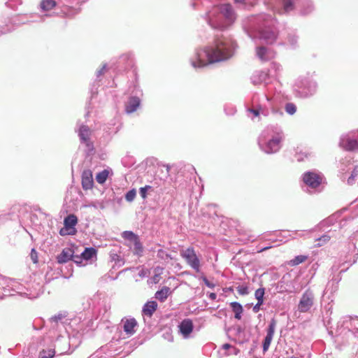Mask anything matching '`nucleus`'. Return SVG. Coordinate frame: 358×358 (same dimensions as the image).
Instances as JSON below:
<instances>
[{
	"mask_svg": "<svg viewBox=\"0 0 358 358\" xmlns=\"http://www.w3.org/2000/svg\"><path fill=\"white\" fill-rule=\"evenodd\" d=\"M97 251L94 248H86L81 253L83 259L90 260L96 255Z\"/></svg>",
	"mask_w": 358,
	"mask_h": 358,
	"instance_id": "412c9836",
	"label": "nucleus"
},
{
	"mask_svg": "<svg viewBox=\"0 0 358 358\" xmlns=\"http://www.w3.org/2000/svg\"><path fill=\"white\" fill-rule=\"evenodd\" d=\"M108 174H109V172L108 170H103V171L99 172L96 176V182L101 185L103 184L106 181L107 178L108 177Z\"/></svg>",
	"mask_w": 358,
	"mask_h": 358,
	"instance_id": "a878e982",
	"label": "nucleus"
},
{
	"mask_svg": "<svg viewBox=\"0 0 358 358\" xmlns=\"http://www.w3.org/2000/svg\"><path fill=\"white\" fill-rule=\"evenodd\" d=\"M105 69H106V66L104 65V66L101 68V70H99V71H98V73H97V76H101V75H102V74L104 73Z\"/></svg>",
	"mask_w": 358,
	"mask_h": 358,
	"instance_id": "c03bdc74",
	"label": "nucleus"
},
{
	"mask_svg": "<svg viewBox=\"0 0 358 358\" xmlns=\"http://www.w3.org/2000/svg\"><path fill=\"white\" fill-rule=\"evenodd\" d=\"M271 248H272V246H267V247L263 248L260 249L258 251V252H262L266 251V250H268V249H270Z\"/></svg>",
	"mask_w": 358,
	"mask_h": 358,
	"instance_id": "49530a36",
	"label": "nucleus"
},
{
	"mask_svg": "<svg viewBox=\"0 0 358 358\" xmlns=\"http://www.w3.org/2000/svg\"><path fill=\"white\" fill-rule=\"evenodd\" d=\"M205 282H206V285L208 287H211V285L210 284V282L207 280H205Z\"/></svg>",
	"mask_w": 358,
	"mask_h": 358,
	"instance_id": "09e8293b",
	"label": "nucleus"
},
{
	"mask_svg": "<svg viewBox=\"0 0 358 358\" xmlns=\"http://www.w3.org/2000/svg\"><path fill=\"white\" fill-rule=\"evenodd\" d=\"M263 304V302L262 301H258L257 303L253 307V311L255 313H257L259 309H260V306Z\"/></svg>",
	"mask_w": 358,
	"mask_h": 358,
	"instance_id": "a19ab883",
	"label": "nucleus"
},
{
	"mask_svg": "<svg viewBox=\"0 0 358 358\" xmlns=\"http://www.w3.org/2000/svg\"><path fill=\"white\" fill-rule=\"evenodd\" d=\"M219 9L225 18L230 20L233 19L234 13L230 4L221 5Z\"/></svg>",
	"mask_w": 358,
	"mask_h": 358,
	"instance_id": "f3484780",
	"label": "nucleus"
},
{
	"mask_svg": "<svg viewBox=\"0 0 358 358\" xmlns=\"http://www.w3.org/2000/svg\"><path fill=\"white\" fill-rule=\"evenodd\" d=\"M133 245H134V253L135 255L141 256L143 251V248L142 244L140 242V239H138L135 243H133Z\"/></svg>",
	"mask_w": 358,
	"mask_h": 358,
	"instance_id": "c756f323",
	"label": "nucleus"
},
{
	"mask_svg": "<svg viewBox=\"0 0 358 358\" xmlns=\"http://www.w3.org/2000/svg\"><path fill=\"white\" fill-rule=\"evenodd\" d=\"M77 223V217L73 214L69 215L67 217L64 218V227L62 228L59 230V234L62 236L66 235H75L77 232V230L75 228V226L76 225Z\"/></svg>",
	"mask_w": 358,
	"mask_h": 358,
	"instance_id": "7ed1b4c3",
	"label": "nucleus"
},
{
	"mask_svg": "<svg viewBox=\"0 0 358 358\" xmlns=\"http://www.w3.org/2000/svg\"><path fill=\"white\" fill-rule=\"evenodd\" d=\"M152 187L150 185H145V187L140 188V194L143 199H145L147 197V191L148 189H151Z\"/></svg>",
	"mask_w": 358,
	"mask_h": 358,
	"instance_id": "e433bc0d",
	"label": "nucleus"
},
{
	"mask_svg": "<svg viewBox=\"0 0 358 358\" xmlns=\"http://www.w3.org/2000/svg\"><path fill=\"white\" fill-rule=\"evenodd\" d=\"M55 355L54 349L42 350L39 354V358H53Z\"/></svg>",
	"mask_w": 358,
	"mask_h": 358,
	"instance_id": "bb28decb",
	"label": "nucleus"
},
{
	"mask_svg": "<svg viewBox=\"0 0 358 358\" xmlns=\"http://www.w3.org/2000/svg\"><path fill=\"white\" fill-rule=\"evenodd\" d=\"M280 138H273L269 141L266 145V152L273 153L277 152L280 149Z\"/></svg>",
	"mask_w": 358,
	"mask_h": 358,
	"instance_id": "4468645a",
	"label": "nucleus"
},
{
	"mask_svg": "<svg viewBox=\"0 0 358 358\" xmlns=\"http://www.w3.org/2000/svg\"><path fill=\"white\" fill-rule=\"evenodd\" d=\"M73 255V251L71 248H64L57 256V262L64 264L71 259Z\"/></svg>",
	"mask_w": 358,
	"mask_h": 358,
	"instance_id": "9b49d317",
	"label": "nucleus"
},
{
	"mask_svg": "<svg viewBox=\"0 0 358 358\" xmlns=\"http://www.w3.org/2000/svg\"><path fill=\"white\" fill-rule=\"evenodd\" d=\"M122 238L125 240L128 241L130 245L135 243L138 239H139L138 236L130 231H126L122 233Z\"/></svg>",
	"mask_w": 358,
	"mask_h": 358,
	"instance_id": "5701e85b",
	"label": "nucleus"
},
{
	"mask_svg": "<svg viewBox=\"0 0 358 358\" xmlns=\"http://www.w3.org/2000/svg\"><path fill=\"white\" fill-rule=\"evenodd\" d=\"M179 331L185 338L189 337L193 331L194 325L190 319L183 320L178 326Z\"/></svg>",
	"mask_w": 358,
	"mask_h": 358,
	"instance_id": "423d86ee",
	"label": "nucleus"
},
{
	"mask_svg": "<svg viewBox=\"0 0 358 358\" xmlns=\"http://www.w3.org/2000/svg\"><path fill=\"white\" fill-rule=\"evenodd\" d=\"M357 176H358V166H356L354 169L353 171L352 172L351 176L348 179V184L352 185L354 182L355 178L357 177Z\"/></svg>",
	"mask_w": 358,
	"mask_h": 358,
	"instance_id": "72a5a7b5",
	"label": "nucleus"
},
{
	"mask_svg": "<svg viewBox=\"0 0 358 358\" xmlns=\"http://www.w3.org/2000/svg\"><path fill=\"white\" fill-rule=\"evenodd\" d=\"M164 268L160 266H157L154 269V275L152 277V281L154 283H158L161 279V275L163 273Z\"/></svg>",
	"mask_w": 358,
	"mask_h": 358,
	"instance_id": "cd10ccee",
	"label": "nucleus"
},
{
	"mask_svg": "<svg viewBox=\"0 0 358 358\" xmlns=\"http://www.w3.org/2000/svg\"><path fill=\"white\" fill-rule=\"evenodd\" d=\"M138 323L134 318L126 319L124 322V331L127 334L132 335L135 333V328Z\"/></svg>",
	"mask_w": 358,
	"mask_h": 358,
	"instance_id": "9d476101",
	"label": "nucleus"
},
{
	"mask_svg": "<svg viewBox=\"0 0 358 358\" xmlns=\"http://www.w3.org/2000/svg\"><path fill=\"white\" fill-rule=\"evenodd\" d=\"M331 239V236L327 234H324L320 238L315 239L316 243L315 244V248H320L324 245H326Z\"/></svg>",
	"mask_w": 358,
	"mask_h": 358,
	"instance_id": "b1692460",
	"label": "nucleus"
},
{
	"mask_svg": "<svg viewBox=\"0 0 358 358\" xmlns=\"http://www.w3.org/2000/svg\"><path fill=\"white\" fill-rule=\"evenodd\" d=\"M276 33L273 31H263L262 33V38H264L267 43H272L276 39Z\"/></svg>",
	"mask_w": 358,
	"mask_h": 358,
	"instance_id": "aec40b11",
	"label": "nucleus"
},
{
	"mask_svg": "<svg viewBox=\"0 0 358 358\" xmlns=\"http://www.w3.org/2000/svg\"><path fill=\"white\" fill-rule=\"evenodd\" d=\"M275 326H276V321L275 319H272L268 325L266 336L264 340V343H263L264 352L267 351L271 345V343L273 338Z\"/></svg>",
	"mask_w": 358,
	"mask_h": 358,
	"instance_id": "39448f33",
	"label": "nucleus"
},
{
	"mask_svg": "<svg viewBox=\"0 0 358 358\" xmlns=\"http://www.w3.org/2000/svg\"><path fill=\"white\" fill-rule=\"evenodd\" d=\"M308 259V257L306 255H298L295 257L293 259L290 261V265L292 266H297L304 262H306Z\"/></svg>",
	"mask_w": 358,
	"mask_h": 358,
	"instance_id": "c85d7f7f",
	"label": "nucleus"
},
{
	"mask_svg": "<svg viewBox=\"0 0 358 358\" xmlns=\"http://www.w3.org/2000/svg\"><path fill=\"white\" fill-rule=\"evenodd\" d=\"M93 178L92 171L90 170H85L82 174V186L85 190L90 189L93 187Z\"/></svg>",
	"mask_w": 358,
	"mask_h": 358,
	"instance_id": "6e6552de",
	"label": "nucleus"
},
{
	"mask_svg": "<svg viewBox=\"0 0 358 358\" xmlns=\"http://www.w3.org/2000/svg\"><path fill=\"white\" fill-rule=\"evenodd\" d=\"M255 298L257 299L258 301H264V288H259L255 291Z\"/></svg>",
	"mask_w": 358,
	"mask_h": 358,
	"instance_id": "2f4dec72",
	"label": "nucleus"
},
{
	"mask_svg": "<svg viewBox=\"0 0 358 358\" xmlns=\"http://www.w3.org/2000/svg\"><path fill=\"white\" fill-rule=\"evenodd\" d=\"M140 105V99L138 97L134 96L129 99L126 107L127 113L134 112Z\"/></svg>",
	"mask_w": 358,
	"mask_h": 358,
	"instance_id": "dca6fc26",
	"label": "nucleus"
},
{
	"mask_svg": "<svg viewBox=\"0 0 358 358\" xmlns=\"http://www.w3.org/2000/svg\"><path fill=\"white\" fill-rule=\"evenodd\" d=\"M249 111L252 113L255 116H259V112L257 109H250Z\"/></svg>",
	"mask_w": 358,
	"mask_h": 358,
	"instance_id": "37998d69",
	"label": "nucleus"
},
{
	"mask_svg": "<svg viewBox=\"0 0 358 358\" xmlns=\"http://www.w3.org/2000/svg\"><path fill=\"white\" fill-rule=\"evenodd\" d=\"M257 55L262 61H267L273 57V54L268 49L263 46L257 48Z\"/></svg>",
	"mask_w": 358,
	"mask_h": 358,
	"instance_id": "f8f14e48",
	"label": "nucleus"
},
{
	"mask_svg": "<svg viewBox=\"0 0 358 358\" xmlns=\"http://www.w3.org/2000/svg\"><path fill=\"white\" fill-rule=\"evenodd\" d=\"M222 348L225 350H227L231 348V345L229 343H225L223 345Z\"/></svg>",
	"mask_w": 358,
	"mask_h": 358,
	"instance_id": "de8ad7c7",
	"label": "nucleus"
},
{
	"mask_svg": "<svg viewBox=\"0 0 358 358\" xmlns=\"http://www.w3.org/2000/svg\"><path fill=\"white\" fill-rule=\"evenodd\" d=\"M157 308V303L155 301H151L147 302L143 308V313L144 315L151 317L152 314L155 312V310Z\"/></svg>",
	"mask_w": 358,
	"mask_h": 358,
	"instance_id": "ddd939ff",
	"label": "nucleus"
},
{
	"mask_svg": "<svg viewBox=\"0 0 358 358\" xmlns=\"http://www.w3.org/2000/svg\"><path fill=\"white\" fill-rule=\"evenodd\" d=\"M245 0H235L237 3H243Z\"/></svg>",
	"mask_w": 358,
	"mask_h": 358,
	"instance_id": "8fccbe9b",
	"label": "nucleus"
},
{
	"mask_svg": "<svg viewBox=\"0 0 358 358\" xmlns=\"http://www.w3.org/2000/svg\"><path fill=\"white\" fill-rule=\"evenodd\" d=\"M216 297H217V295H216V294H215V293H210V294H209V298H210V299H212V300H215V299H216Z\"/></svg>",
	"mask_w": 358,
	"mask_h": 358,
	"instance_id": "a18cd8bd",
	"label": "nucleus"
},
{
	"mask_svg": "<svg viewBox=\"0 0 358 358\" xmlns=\"http://www.w3.org/2000/svg\"><path fill=\"white\" fill-rule=\"evenodd\" d=\"M157 257L161 259H167V258H170L171 259H172V257H171L170 255H169L168 253H166L164 250L162 249H160L157 251Z\"/></svg>",
	"mask_w": 358,
	"mask_h": 358,
	"instance_id": "c9c22d12",
	"label": "nucleus"
},
{
	"mask_svg": "<svg viewBox=\"0 0 358 358\" xmlns=\"http://www.w3.org/2000/svg\"><path fill=\"white\" fill-rule=\"evenodd\" d=\"M31 259L34 264L38 263V253L35 249H32L31 251Z\"/></svg>",
	"mask_w": 358,
	"mask_h": 358,
	"instance_id": "58836bf2",
	"label": "nucleus"
},
{
	"mask_svg": "<svg viewBox=\"0 0 358 358\" xmlns=\"http://www.w3.org/2000/svg\"><path fill=\"white\" fill-rule=\"evenodd\" d=\"M285 110L289 115H293L296 110V106L292 103H288L285 106Z\"/></svg>",
	"mask_w": 358,
	"mask_h": 358,
	"instance_id": "473e14b6",
	"label": "nucleus"
},
{
	"mask_svg": "<svg viewBox=\"0 0 358 358\" xmlns=\"http://www.w3.org/2000/svg\"><path fill=\"white\" fill-rule=\"evenodd\" d=\"M62 11L69 17H73L80 12V8L64 6Z\"/></svg>",
	"mask_w": 358,
	"mask_h": 358,
	"instance_id": "393cba45",
	"label": "nucleus"
},
{
	"mask_svg": "<svg viewBox=\"0 0 358 358\" xmlns=\"http://www.w3.org/2000/svg\"><path fill=\"white\" fill-rule=\"evenodd\" d=\"M303 181L308 187L315 189L321 185L322 177L317 173L308 171L303 174Z\"/></svg>",
	"mask_w": 358,
	"mask_h": 358,
	"instance_id": "20e7f679",
	"label": "nucleus"
},
{
	"mask_svg": "<svg viewBox=\"0 0 358 358\" xmlns=\"http://www.w3.org/2000/svg\"><path fill=\"white\" fill-rule=\"evenodd\" d=\"M313 299L307 294H304L299 304V310L300 312L308 311L313 306Z\"/></svg>",
	"mask_w": 358,
	"mask_h": 358,
	"instance_id": "1a4fd4ad",
	"label": "nucleus"
},
{
	"mask_svg": "<svg viewBox=\"0 0 358 358\" xmlns=\"http://www.w3.org/2000/svg\"><path fill=\"white\" fill-rule=\"evenodd\" d=\"M231 55L229 42L222 36H217L215 38L214 45L198 52L196 54L197 62H193L192 64L194 67H201L208 64L225 60Z\"/></svg>",
	"mask_w": 358,
	"mask_h": 358,
	"instance_id": "f257e3e1",
	"label": "nucleus"
},
{
	"mask_svg": "<svg viewBox=\"0 0 358 358\" xmlns=\"http://www.w3.org/2000/svg\"><path fill=\"white\" fill-rule=\"evenodd\" d=\"M63 318V316L62 314H59L57 315H55L54 317H52L51 318V320L55 322H57L59 320H62Z\"/></svg>",
	"mask_w": 358,
	"mask_h": 358,
	"instance_id": "79ce46f5",
	"label": "nucleus"
},
{
	"mask_svg": "<svg viewBox=\"0 0 358 358\" xmlns=\"http://www.w3.org/2000/svg\"><path fill=\"white\" fill-rule=\"evenodd\" d=\"M171 294V291L169 287H163L160 290L157 291L155 294V297L159 301L164 302L168 296Z\"/></svg>",
	"mask_w": 358,
	"mask_h": 358,
	"instance_id": "2eb2a0df",
	"label": "nucleus"
},
{
	"mask_svg": "<svg viewBox=\"0 0 358 358\" xmlns=\"http://www.w3.org/2000/svg\"><path fill=\"white\" fill-rule=\"evenodd\" d=\"M136 191L135 189H132L131 190H129L126 194H125V199L129 201V202H131L132 201H134V199H135L136 197Z\"/></svg>",
	"mask_w": 358,
	"mask_h": 358,
	"instance_id": "7c9ffc66",
	"label": "nucleus"
},
{
	"mask_svg": "<svg viewBox=\"0 0 358 358\" xmlns=\"http://www.w3.org/2000/svg\"><path fill=\"white\" fill-rule=\"evenodd\" d=\"M237 291L241 295H246L248 294V288L246 286H238Z\"/></svg>",
	"mask_w": 358,
	"mask_h": 358,
	"instance_id": "4c0bfd02",
	"label": "nucleus"
},
{
	"mask_svg": "<svg viewBox=\"0 0 358 358\" xmlns=\"http://www.w3.org/2000/svg\"><path fill=\"white\" fill-rule=\"evenodd\" d=\"M340 146L347 151H353L358 148L357 140L350 138L348 136H344L341 138Z\"/></svg>",
	"mask_w": 358,
	"mask_h": 358,
	"instance_id": "0eeeda50",
	"label": "nucleus"
},
{
	"mask_svg": "<svg viewBox=\"0 0 358 358\" xmlns=\"http://www.w3.org/2000/svg\"><path fill=\"white\" fill-rule=\"evenodd\" d=\"M180 255L196 272L200 271V261L193 248H188L186 250H181Z\"/></svg>",
	"mask_w": 358,
	"mask_h": 358,
	"instance_id": "f03ea898",
	"label": "nucleus"
},
{
	"mask_svg": "<svg viewBox=\"0 0 358 358\" xmlns=\"http://www.w3.org/2000/svg\"><path fill=\"white\" fill-rule=\"evenodd\" d=\"M91 131L87 126H81L79 129V136L83 141L87 143L90 140Z\"/></svg>",
	"mask_w": 358,
	"mask_h": 358,
	"instance_id": "6ab92c4d",
	"label": "nucleus"
},
{
	"mask_svg": "<svg viewBox=\"0 0 358 358\" xmlns=\"http://www.w3.org/2000/svg\"><path fill=\"white\" fill-rule=\"evenodd\" d=\"M283 6L285 12H289L293 9L292 0H283Z\"/></svg>",
	"mask_w": 358,
	"mask_h": 358,
	"instance_id": "f704fd0d",
	"label": "nucleus"
},
{
	"mask_svg": "<svg viewBox=\"0 0 358 358\" xmlns=\"http://www.w3.org/2000/svg\"><path fill=\"white\" fill-rule=\"evenodd\" d=\"M230 306L234 313V317L237 320L241 319V314L243 313V306L238 302H231Z\"/></svg>",
	"mask_w": 358,
	"mask_h": 358,
	"instance_id": "a211bd4d",
	"label": "nucleus"
},
{
	"mask_svg": "<svg viewBox=\"0 0 358 358\" xmlns=\"http://www.w3.org/2000/svg\"><path fill=\"white\" fill-rule=\"evenodd\" d=\"M76 264H81L82 261L83 259L82 255H73V257L71 259Z\"/></svg>",
	"mask_w": 358,
	"mask_h": 358,
	"instance_id": "ea45409f",
	"label": "nucleus"
},
{
	"mask_svg": "<svg viewBox=\"0 0 358 358\" xmlns=\"http://www.w3.org/2000/svg\"><path fill=\"white\" fill-rule=\"evenodd\" d=\"M57 5L55 0H42L41 2V8L44 11H48L54 8Z\"/></svg>",
	"mask_w": 358,
	"mask_h": 358,
	"instance_id": "4be33fe9",
	"label": "nucleus"
},
{
	"mask_svg": "<svg viewBox=\"0 0 358 358\" xmlns=\"http://www.w3.org/2000/svg\"><path fill=\"white\" fill-rule=\"evenodd\" d=\"M166 170L169 172L170 170V166L169 165L166 166Z\"/></svg>",
	"mask_w": 358,
	"mask_h": 358,
	"instance_id": "3c124183",
	"label": "nucleus"
}]
</instances>
